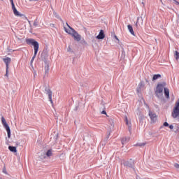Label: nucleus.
I'll list each match as a JSON object with an SVG mask.
<instances>
[{
    "label": "nucleus",
    "instance_id": "obj_1",
    "mask_svg": "<svg viewBox=\"0 0 179 179\" xmlns=\"http://www.w3.org/2000/svg\"><path fill=\"white\" fill-rule=\"evenodd\" d=\"M66 26L69 27V29H66V27H64V30L66 33L68 34H71L73 37H74V39L76 41H80L81 36L80 34H78V31H76L73 28L70 27L69 24L66 22Z\"/></svg>",
    "mask_w": 179,
    "mask_h": 179
},
{
    "label": "nucleus",
    "instance_id": "obj_2",
    "mask_svg": "<svg viewBox=\"0 0 179 179\" xmlns=\"http://www.w3.org/2000/svg\"><path fill=\"white\" fill-rule=\"evenodd\" d=\"M166 87V82H163L162 83H158L155 91V96L158 99H162L163 97V90H164Z\"/></svg>",
    "mask_w": 179,
    "mask_h": 179
},
{
    "label": "nucleus",
    "instance_id": "obj_3",
    "mask_svg": "<svg viewBox=\"0 0 179 179\" xmlns=\"http://www.w3.org/2000/svg\"><path fill=\"white\" fill-rule=\"evenodd\" d=\"M26 43L27 44H28V45L34 46L35 54H37L38 52V48L40 47L38 42H37L36 40L33 38H27L26 39Z\"/></svg>",
    "mask_w": 179,
    "mask_h": 179
},
{
    "label": "nucleus",
    "instance_id": "obj_4",
    "mask_svg": "<svg viewBox=\"0 0 179 179\" xmlns=\"http://www.w3.org/2000/svg\"><path fill=\"white\" fill-rule=\"evenodd\" d=\"M171 115L173 118H178V121L179 122V99L175 103V106L172 110Z\"/></svg>",
    "mask_w": 179,
    "mask_h": 179
},
{
    "label": "nucleus",
    "instance_id": "obj_5",
    "mask_svg": "<svg viewBox=\"0 0 179 179\" xmlns=\"http://www.w3.org/2000/svg\"><path fill=\"white\" fill-rule=\"evenodd\" d=\"M1 122L6 131H7L8 138H10V127H9V124H8V123L6 122V120H5V117H1Z\"/></svg>",
    "mask_w": 179,
    "mask_h": 179
},
{
    "label": "nucleus",
    "instance_id": "obj_6",
    "mask_svg": "<svg viewBox=\"0 0 179 179\" xmlns=\"http://www.w3.org/2000/svg\"><path fill=\"white\" fill-rule=\"evenodd\" d=\"M123 164L125 167L133 169L134 171L136 173V171H135V161L130 159L129 161L124 162Z\"/></svg>",
    "mask_w": 179,
    "mask_h": 179
},
{
    "label": "nucleus",
    "instance_id": "obj_7",
    "mask_svg": "<svg viewBox=\"0 0 179 179\" xmlns=\"http://www.w3.org/2000/svg\"><path fill=\"white\" fill-rule=\"evenodd\" d=\"M45 93L48 96L49 101H50L51 104L54 103L52 101V91L48 87L45 88Z\"/></svg>",
    "mask_w": 179,
    "mask_h": 179
},
{
    "label": "nucleus",
    "instance_id": "obj_8",
    "mask_svg": "<svg viewBox=\"0 0 179 179\" xmlns=\"http://www.w3.org/2000/svg\"><path fill=\"white\" fill-rule=\"evenodd\" d=\"M41 59H43V61H44V62L45 63L47 61V59L48 58V51H47V50H44L41 55Z\"/></svg>",
    "mask_w": 179,
    "mask_h": 179
},
{
    "label": "nucleus",
    "instance_id": "obj_9",
    "mask_svg": "<svg viewBox=\"0 0 179 179\" xmlns=\"http://www.w3.org/2000/svg\"><path fill=\"white\" fill-rule=\"evenodd\" d=\"M148 115L152 121V122H156V120H157V115H156V113L149 111Z\"/></svg>",
    "mask_w": 179,
    "mask_h": 179
},
{
    "label": "nucleus",
    "instance_id": "obj_10",
    "mask_svg": "<svg viewBox=\"0 0 179 179\" xmlns=\"http://www.w3.org/2000/svg\"><path fill=\"white\" fill-rule=\"evenodd\" d=\"M104 37H106V34H104V31L101 29L98 36H96V38L98 40H103L104 39Z\"/></svg>",
    "mask_w": 179,
    "mask_h": 179
},
{
    "label": "nucleus",
    "instance_id": "obj_11",
    "mask_svg": "<svg viewBox=\"0 0 179 179\" xmlns=\"http://www.w3.org/2000/svg\"><path fill=\"white\" fill-rule=\"evenodd\" d=\"M3 61L6 64V69H9V64H10L12 59L10 57H6L3 59Z\"/></svg>",
    "mask_w": 179,
    "mask_h": 179
},
{
    "label": "nucleus",
    "instance_id": "obj_12",
    "mask_svg": "<svg viewBox=\"0 0 179 179\" xmlns=\"http://www.w3.org/2000/svg\"><path fill=\"white\" fill-rule=\"evenodd\" d=\"M124 121L129 128V131L131 132V131H132V125L131 124V122L128 121V117L127 116H125Z\"/></svg>",
    "mask_w": 179,
    "mask_h": 179
},
{
    "label": "nucleus",
    "instance_id": "obj_13",
    "mask_svg": "<svg viewBox=\"0 0 179 179\" xmlns=\"http://www.w3.org/2000/svg\"><path fill=\"white\" fill-rule=\"evenodd\" d=\"M50 72V65L48 64H46L45 65V74H44V78H48V73Z\"/></svg>",
    "mask_w": 179,
    "mask_h": 179
},
{
    "label": "nucleus",
    "instance_id": "obj_14",
    "mask_svg": "<svg viewBox=\"0 0 179 179\" xmlns=\"http://www.w3.org/2000/svg\"><path fill=\"white\" fill-rule=\"evenodd\" d=\"M141 24H143V18L142 17H138L136 27H138V26H140Z\"/></svg>",
    "mask_w": 179,
    "mask_h": 179
},
{
    "label": "nucleus",
    "instance_id": "obj_15",
    "mask_svg": "<svg viewBox=\"0 0 179 179\" xmlns=\"http://www.w3.org/2000/svg\"><path fill=\"white\" fill-rule=\"evenodd\" d=\"M164 92L166 99H170V91L169 90V88H164Z\"/></svg>",
    "mask_w": 179,
    "mask_h": 179
},
{
    "label": "nucleus",
    "instance_id": "obj_16",
    "mask_svg": "<svg viewBox=\"0 0 179 179\" xmlns=\"http://www.w3.org/2000/svg\"><path fill=\"white\" fill-rule=\"evenodd\" d=\"M145 85L143 84V82H141L138 84V87H137V93H139L141 90H142V88L144 87Z\"/></svg>",
    "mask_w": 179,
    "mask_h": 179
},
{
    "label": "nucleus",
    "instance_id": "obj_17",
    "mask_svg": "<svg viewBox=\"0 0 179 179\" xmlns=\"http://www.w3.org/2000/svg\"><path fill=\"white\" fill-rule=\"evenodd\" d=\"M127 29H128L129 33H131V34H132V36H135V32H134V28L131 27V24H129L127 26Z\"/></svg>",
    "mask_w": 179,
    "mask_h": 179
},
{
    "label": "nucleus",
    "instance_id": "obj_18",
    "mask_svg": "<svg viewBox=\"0 0 179 179\" xmlns=\"http://www.w3.org/2000/svg\"><path fill=\"white\" fill-rule=\"evenodd\" d=\"M8 150L10 152H13V153H16V152H17L16 147L12 145L8 146Z\"/></svg>",
    "mask_w": 179,
    "mask_h": 179
},
{
    "label": "nucleus",
    "instance_id": "obj_19",
    "mask_svg": "<svg viewBox=\"0 0 179 179\" xmlns=\"http://www.w3.org/2000/svg\"><path fill=\"white\" fill-rule=\"evenodd\" d=\"M127 142H129V137H124V138H122V145H125V143H127Z\"/></svg>",
    "mask_w": 179,
    "mask_h": 179
},
{
    "label": "nucleus",
    "instance_id": "obj_20",
    "mask_svg": "<svg viewBox=\"0 0 179 179\" xmlns=\"http://www.w3.org/2000/svg\"><path fill=\"white\" fill-rule=\"evenodd\" d=\"M17 17H22V19H24V20H29V19L27 18V17H26L24 14L20 13Z\"/></svg>",
    "mask_w": 179,
    "mask_h": 179
},
{
    "label": "nucleus",
    "instance_id": "obj_21",
    "mask_svg": "<svg viewBox=\"0 0 179 179\" xmlns=\"http://www.w3.org/2000/svg\"><path fill=\"white\" fill-rule=\"evenodd\" d=\"M159 78H162V75L160 74H155L152 77V80H157Z\"/></svg>",
    "mask_w": 179,
    "mask_h": 179
},
{
    "label": "nucleus",
    "instance_id": "obj_22",
    "mask_svg": "<svg viewBox=\"0 0 179 179\" xmlns=\"http://www.w3.org/2000/svg\"><path fill=\"white\" fill-rule=\"evenodd\" d=\"M46 156L48 157H51V156H52V150L51 149L48 150L46 152Z\"/></svg>",
    "mask_w": 179,
    "mask_h": 179
},
{
    "label": "nucleus",
    "instance_id": "obj_23",
    "mask_svg": "<svg viewBox=\"0 0 179 179\" xmlns=\"http://www.w3.org/2000/svg\"><path fill=\"white\" fill-rule=\"evenodd\" d=\"M13 14L15 15V16H17V17H18L20 13L19 11H17V9H16V8H13Z\"/></svg>",
    "mask_w": 179,
    "mask_h": 179
},
{
    "label": "nucleus",
    "instance_id": "obj_24",
    "mask_svg": "<svg viewBox=\"0 0 179 179\" xmlns=\"http://www.w3.org/2000/svg\"><path fill=\"white\" fill-rule=\"evenodd\" d=\"M36 55H37V53H36V52H34V56L32 57L31 62H30L31 65H33V62H34V59L36 58Z\"/></svg>",
    "mask_w": 179,
    "mask_h": 179
},
{
    "label": "nucleus",
    "instance_id": "obj_25",
    "mask_svg": "<svg viewBox=\"0 0 179 179\" xmlns=\"http://www.w3.org/2000/svg\"><path fill=\"white\" fill-rule=\"evenodd\" d=\"M145 145H146V143H138L135 145V146H140V147H142V146H145Z\"/></svg>",
    "mask_w": 179,
    "mask_h": 179
},
{
    "label": "nucleus",
    "instance_id": "obj_26",
    "mask_svg": "<svg viewBox=\"0 0 179 179\" xmlns=\"http://www.w3.org/2000/svg\"><path fill=\"white\" fill-rule=\"evenodd\" d=\"M54 15L57 19H59L62 22V19L61 18V17H59V15L57 13H54Z\"/></svg>",
    "mask_w": 179,
    "mask_h": 179
},
{
    "label": "nucleus",
    "instance_id": "obj_27",
    "mask_svg": "<svg viewBox=\"0 0 179 179\" xmlns=\"http://www.w3.org/2000/svg\"><path fill=\"white\" fill-rule=\"evenodd\" d=\"M33 24H34V26L35 27H37V26H38V20L37 19H36V20H34Z\"/></svg>",
    "mask_w": 179,
    "mask_h": 179
},
{
    "label": "nucleus",
    "instance_id": "obj_28",
    "mask_svg": "<svg viewBox=\"0 0 179 179\" xmlns=\"http://www.w3.org/2000/svg\"><path fill=\"white\" fill-rule=\"evenodd\" d=\"M175 58H176V59H177V61H178V59H179V52H178V51H176Z\"/></svg>",
    "mask_w": 179,
    "mask_h": 179
},
{
    "label": "nucleus",
    "instance_id": "obj_29",
    "mask_svg": "<svg viewBox=\"0 0 179 179\" xmlns=\"http://www.w3.org/2000/svg\"><path fill=\"white\" fill-rule=\"evenodd\" d=\"M9 69H6V75H5V76H7V78H8V76H8V73H9V70H8Z\"/></svg>",
    "mask_w": 179,
    "mask_h": 179
},
{
    "label": "nucleus",
    "instance_id": "obj_30",
    "mask_svg": "<svg viewBox=\"0 0 179 179\" xmlns=\"http://www.w3.org/2000/svg\"><path fill=\"white\" fill-rule=\"evenodd\" d=\"M67 51H68V52H73L72 51V49L71 48V46H69V48H68V49H67Z\"/></svg>",
    "mask_w": 179,
    "mask_h": 179
},
{
    "label": "nucleus",
    "instance_id": "obj_31",
    "mask_svg": "<svg viewBox=\"0 0 179 179\" xmlns=\"http://www.w3.org/2000/svg\"><path fill=\"white\" fill-rule=\"evenodd\" d=\"M3 173L4 174H8V171H6V167H4V168L3 169Z\"/></svg>",
    "mask_w": 179,
    "mask_h": 179
},
{
    "label": "nucleus",
    "instance_id": "obj_32",
    "mask_svg": "<svg viewBox=\"0 0 179 179\" xmlns=\"http://www.w3.org/2000/svg\"><path fill=\"white\" fill-rule=\"evenodd\" d=\"M11 8H12V10L16 8V7L15 6V3H13L11 4Z\"/></svg>",
    "mask_w": 179,
    "mask_h": 179
},
{
    "label": "nucleus",
    "instance_id": "obj_33",
    "mask_svg": "<svg viewBox=\"0 0 179 179\" xmlns=\"http://www.w3.org/2000/svg\"><path fill=\"white\" fill-rule=\"evenodd\" d=\"M174 167H176V169H179V164L177 163L174 164Z\"/></svg>",
    "mask_w": 179,
    "mask_h": 179
},
{
    "label": "nucleus",
    "instance_id": "obj_34",
    "mask_svg": "<svg viewBox=\"0 0 179 179\" xmlns=\"http://www.w3.org/2000/svg\"><path fill=\"white\" fill-rule=\"evenodd\" d=\"M164 127H169V123L167 122H164Z\"/></svg>",
    "mask_w": 179,
    "mask_h": 179
},
{
    "label": "nucleus",
    "instance_id": "obj_35",
    "mask_svg": "<svg viewBox=\"0 0 179 179\" xmlns=\"http://www.w3.org/2000/svg\"><path fill=\"white\" fill-rule=\"evenodd\" d=\"M169 128H170V129H173L174 126L173 124H171V125H169Z\"/></svg>",
    "mask_w": 179,
    "mask_h": 179
},
{
    "label": "nucleus",
    "instance_id": "obj_36",
    "mask_svg": "<svg viewBox=\"0 0 179 179\" xmlns=\"http://www.w3.org/2000/svg\"><path fill=\"white\" fill-rule=\"evenodd\" d=\"M101 114H105L106 115H107V112H106V110H102Z\"/></svg>",
    "mask_w": 179,
    "mask_h": 179
},
{
    "label": "nucleus",
    "instance_id": "obj_37",
    "mask_svg": "<svg viewBox=\"0 0 179 179\" xmlns=\"http://www.w3.org/2000/svg\"><path fill=\"white\" fill-rule=\"evenodd\" d=\"M27 21L29 22V24L30 27H31V22L30 20H29Z\"/></svg>",
    "mask_w": 179,
    "mask_h": 179
},
{
    "label": "nucleus",
    "instance_id": "obj_38",
    "mask_svg": "<svg viewBox=\"0 0 179 179\" xmlns=\"http://www.w3.org/2000/svg\"><path fill=\"white\" fill-rule=\"evenodd\" d=\"M115 40L120 41V39H118V37L116 35H115Z\"/></svg>",
    "mask_w": 179,
    "mask_h": 179
},
{
    "label": "nucleus",
    "instance_id": "obj_39",
    "mask_svg": "<svg viewBox=\"0 0 179 179\" xmlns=\"http://www.w3.org/2000/svg\"><path fill=\"white\" fill-rule=\"evenodd\" d=\"M173 1H174L175 3H177V5H179V2L177 1V0H173Z\"/></svg>",
    "mask_w": 179,
    "mask_h": 179
},
{
    "label": "nucleus",
    "instance_id": "obj_40",
    "mask_svg": "<svg viewBox=\"0 0 179 179\" xmlns=\"http://www.w3.org/2000/svg\"><path fill=\"white\" fill-rule=\"evenodd\" d=\"M10 3H11V5H12L13 3H15L13 2V0H10Z\"/></svg>",
    "mask_w": 179,
    "mask_h": 179
},
{
    "label": "nucleus",
    "instance_id": "obj_41",
    "mask_svg": "<svg viewBox=\"0 0 179 179\" xmlns=\"http://www.w3.org/2000/svg\"><path fill=\"white\" fill-rule=\"evenodd\" d=\"M145 81L147 82V83H149V80H145Z\"/></svg>",
    "mask_w": 179,
    "mask_h": 179
},
{
    "label": "nucleus",
    "instance_id": "obj_42",
    "mask_svg": "<svg viewBox=\"0 0 179 179\" xmlns=\"http://www.w3.org/2000/svg\"><path fill=\"white\" fill-rule=\"evenodd\" d=\"M33 1H34V2H37V1H38V0H33Z\"/></svg>",
    "mask_w": 179,
    "mask_h": 179
},
{
    "label": "nucleus",
    "instance_id": "obj_43",
    "mask_svg": "<svg viewBox=\"0 0 179 179\" xmlns=\"http://www.w3.org/2000/svg\"><path fill=\"white\" fill-rule=\"evenodd\" d=\"M111 125H112L113 127H114V123H112Z\"/></svg>",
    "mask_w": 179,
    "mask_h": 179
},
{
    "label": "nucleus",
    "instance_id": "obj_44",
    "mask_svg": "<svg viewBox=\"0 0 179 179\" xmlns=\"http://www.w3.org/2000/svg\"><path fill=\"white\" fill-rule=\"evenodd\" d=\"M30 1H33V0H29Z\"/></svg>",
    "mask_w": 179,
    "mask_h": 179
},
{
    "label": "nucleus",
    "instance_id": "obj_45",
    "mask_svg": "<svg viewBox=\"0 0 179 179\" xmlns=\"http://www.w3.org/2000/svg\"><path fill=\"white\" fill-rule=\"evenodd\" d=\"M168 1H171V0H168Z\"/></svg>",
    "mask_w": 179,
    "mask_h": 179
}]
</instances>
